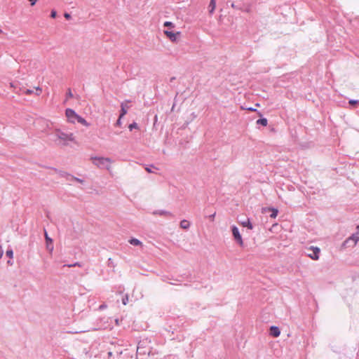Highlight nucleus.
Masks as SVG:
<instances>
[{
    "label": "nucleus",
    "mask_w": 359,
    "mask_h": 359,
    "mask_svg": "<svg viewBox=\"0 0 359 359\" xmlns=\"http://www.w3.org/2000/svg\"><path fill=\"white\" fill-rule=\"evenodd\" d=\"M68 95H69V97H72V93H71V91H70V90L69 91Z\"/></svg>",
    "instance_id": "34"
},
{
    "label": "nucleus",
    "mask_w": 359,
    "mask_h": 359,
    "mask_svg": "<svg viewBox=\"0 0 359 359\" xmlns=\"http://www.w3.org/2000/svg\"><path fill=\"white\" fill-rule=\"evenodd\" d=\"M257 124H261L264 126H266L267 124H268V121L266 118H260L259 120L257 121Z\"/></svg>",
    "instance_id": "14"
},
{
    "label": "nucleus",
    "mask_w": 359,
    "mask_h": 359,
    "mask_svg": "<svg viewBox=\"0 0 359 359\" xmlns=\"http://www.w3.org/2000/svg\"><path fill=\"white\" fill-rule=\"evenodd\" d=\"M35 89L38 91V93H37L38 95H40L41 93L42 92V89L39 86L36 87Z\"/></svg>",
    "instance_id": "24"
},
{
    "label": "nucleus",
    "mask_w": 359,
    "mask_h": 359,
    "mask_svg": "<svg viewBox=\"0 0 359 359\" xmlns=\"http://www.w3.org/2000/svg\"><path fill=\"white\" fill-rule=\"evenodd\" d=\"M57 16V12L55 10H53L50 13V17L52 18H55Z\"/></svg>",
    "instance_id": "21"
},
{
    "label": "nucleus",
    "mask_w": 359,
    "mask_h": 359,
    "mask_svg": "<svg viewBox=\"0 0 359 359\" xmlns=\"http://www.w3.org/2000/svg\"><path fill=\"white\" fill-rule=\"evenodd\" d=\"M128 128H129L130 130H132L133 129L138 128V126H137V124L134 122V123H133L129 125Z\"/></svg>",
    "instance_id": "15"
},
{
    "label": "nucleus",
    "mask_w": 359,
    "mask_h": 359,
    "mask_svg": "<svg viewBox=\"0 0 359 359\" xmlns=\"http://www.w3.org/2000/svg\"><path fill=\"white\" fill-rule=\"evenodd\" d=\"M121 118H120V117H119L118 119L117 120V121H116V125L117 126H121Z\"/></svg>",
    "instance_id": "30"
},
{
    "label": "nucleus",
    "mask_w": 359,
    "mask_h": 359,
    "mask_svg": "<svg viewBox=\"0 0 359 359\" xmlns=\"http://www.w3.org/2000/svg\"><path fill=\"white\" fill-rule=\"evenodd\" d=\"M241 225L243 226L248 227L249 229H252V225L248 219L246 221L241 222Z\"/></svg>",
    "instance_id": "12"
},
{
    "label": "nucleus",
    "mask_w": 359,
    "mask_h": 359,
    "mask_svg": "<svg viewBox=\"0 0 359 359\" xmlns=\"http://www.w3.org/2000/svg\"><path fill=\"white\" fill-rule=\"evenodd\" d=\"M309 251L307 252V255L312 259L313 260H318L319 259V254L320 252V250L318 247L311 246L307 249Z\"/></svg>",
    "instance_id": "4"
},
{
    "label": "nucleus",
    "mask_w": 359,
    "mask_h": 359,
    "mask_svg": "<svg viewBox=\"0 0 359 359\" xmlns=\"http://www.w3.org/2000/svg\"><path fill=\"white\" fill-rule=\"evenodd\" d=\"M232 233H233L234 240L238 243V244L240 246L243 247V240L242 236L238 231V229L235 226H233L232 227Z\"/></svg>",
    "instance_id": "5"
},
{
    "label": "nucleus",
    "mask_w": 359,
    "mask_h": 359,
    "mask_svg": "<svg viewBox=\"0 0 359 359\" xmlns=\"http://www.w3.org/2000/svg\"><path fill=\"white\" fill-rule=\"evenodd\" d=\"M55 135L57 137V139L60 140V142L67 144L69 142H74L75 141V137L73 133H67L65 132H62L60 129H55Z\"/></svg>",
    "instance_id": "2"
},
{
    "label": "nucleus",
    "mask_w": 359,
    "mask_h": 359,
    "mask_svg": "<svg viewBox=\"0 0 359 359\" xmlns=\"http://www.w3.org/2000/svg\"><path fill=\"white\" fill-rule=\"evenodd\" d=\"M47 248L50 250V251H52L53 249V244L50 243H47Z\"/></svg>",
    "instance_id": "23"
},
{
    "label": "nucleus",
    "mask_w": 359,
    "mask_h": 359,
    "mask_svg": "<svg viewBox=\"0 0 359 359\" xmlns=\"http://www.w3.org/2000/svg\"><path fill=\"white\" fill-rule=\"evenodd\" d=\"M128 103H129V101H125L121 103V113L120 114V118H122V117L127 114V110L129 108Z\"/></svg>",
    "instance_id": "7"
},
{
    "label": "nucleus",
    "mask_w": 359,
    "mask_h": 359,
    "mask_svg": "<svg viewBox=\"0 0 359 359\" xmlns=\"http://www.w3.org/2000/svg\"><path fill=\"white\" fill-rule=\"evenodd\" d=\"M6 254L10 258H13V252L12 250H8Z\"/></svg>",
    "instance_id": "18"
},
{
    "label": "nucleus",
    "mask_w": 359,
    "mask_h": 359,
    "mask_svg": "<svg viewBox=\"0 0 359 359\" xmlns=\"http://www.w3.org/2000/svg\"><path fill=\"white\" fill-rule=\"evenodd\" d=\"M45 237H46V243H50V244L53 243V241L51 238H50L47 234L46 232H45Z\"/></svg>",
    "instance_id": "20"
},
{
    "label": "nucleus",
    "mask_w": 359,
    "mask_h": 359,
    "mask_svg": "<svg viewBox=\"0 0 359 359\" xmlns=\"http://www.w3.org/2000/svg\"><path fill=\"white\" fill-rule=\"evenodd\" d=\"M270 334L274 337H278L280 334V331L278 327L272 326L270 328Z\"/></svg>",
    "instance_id": "8"
},
{
    "label": "nucleus",
    "mask_w": 359,
    "mask_h": 359,
    "mask_svg": "<svg viewBox=\"0 0 359 359\" xmlns=\"http://www.w3.org/2000/svg\"><path fill=\"white\" fill-rule=\"evenodd\" d=\"M128 302V295H126L123 299H122V303L123 305H126Z\"/></svg>",
    "instance_id": "19"
},
{
    "label": "nucleus",
    "mask_w": 359,
    "mask_h": 359,
    "mask_svg": "<svg viewBox=\"0 0 359 359\" xmlns=\"http://www.w3.org/2000/svg\"><path fill=\"white\" fill-rule=\"evenodd\" d=\"M7 263H8V264H10V265H12V264H13V263L11 262V261H8V262H7Z\"/></svg>",
    "instance_id": "35"
},
{
    "label": "nucleus",
    "mask_w": 359,
    "mask_h": 359,
    "mask_svg": "<svg viewBox=\"0 0 359 359\" xmlns=\"http://www.w3.org/2000/svg\"><path fill=\"white\" fill-rule=\"evenodd\" d=\"M164 34L172 42L177 41L179 36L180 35V32H177L174 33L171 31H168V30H165Z\"/></svg>",
    "instance_id": "6"
},
{
    "label": "nucleus",
    "mask_w": 359,
    "mask_h": 359,
    "mask_svg": "<svg viewBox=\"0 0 359 359\" xmlns=\"http://www.w3.org/2000/svg\"><path fill=\"white\" fill-rule=\"evenodd\" d=\"M24 93H25V95H31V94H32V93H33V90H29V89H27V90H25L24 91Z\"/></svg>",
    "instance_id": "22"
},
{
    "label": "nucleus",
    "mask_w": 359,
    "mask_h": 359,
    "mask_svg": "<svg viewBox=\"0 0 359 359\" xmlns=\"http://www.w3.org/2000/svg\"><path fill=\"white\" fill-rule=\"evenodd\" d=\"M359 240V225L357 226V232L354 234H353L347 241H353L354 243V245L357 243V242Z\"/></svg>",
    "instance_id": "9"
},
{
    "label": "nucleus",
    "mask_w": 359,
    "mask_h": 359,
    "mask_svg": "<svg viewBox=\"0 0 359 359\" xmlns=\"http://www.w3.org/2000/svg\"><path fill=\"white\" fill-rule=\"evenodd\" d=\"M145 170L148 172H152L151 170L149 169V168H146Z\"/></svg>",
    "instance_id": "32"
},
{
    "label": "nucleus",
    "mask_w": 359,
    "mask_h": 359,
    "mask_svg": "<svg viewBox=\"0 0 359 359\" xmlns=\"http://www.w3.org/2000/svg\"><path fill=\"white\" fill-rule=\"evenodd\" d=\"M3 254H4V253H3V250H0V259L2 257Z\"/></svg>",
    "instance_id": "33"
},
{
    "label": "nucleus",
    "mask_w": 359,
    "mask_h": 359,
    "mask_svg": "<svg viewBox=\"0 0 359 359\" xmlns=\"http://www.w3.org/2000/svg\"><path fill=\"white\" fill-rule=\"evenodd\" d=\"M241 109H247V110L250 111H256V109H255L252 108V107H249V108H246V109H245V108H243V107H241Z\"/></svg>",
    "instance_id": "25"
},
{
    "label": "nucleus",
    "mask_w": 359,
    "mask_h": 359,
    "mask_svg": "<svg viewBox=\"0 0 359 359\" xmlns=\"http://www.w3.org/2000/svg\"><path fill=\"white\" fill-rule=\"evenodd\" d=\"M215 215H216V213L215 212V213H213L212 215H211L210 216V219L212 221H213V220H214L215 217Z\"/></svg>",
    "instance_id": "29"
},
{
    "label": "nucleus",
    "mask_w": 359,
    "mask_h": 359,
    "mask_svg": "<svg viewBox=\"0 0 359 359\" xmlns=\"http://www.w3.org/2000/svg\"><path fill=\"white\" fill-rule=\"evenodd\" d=\"M357 103H358V101H357V100H350V101H349V104H352V105L356 104Z\"/></svg>",
    "instance_id": "28"
},
{
    "label": "nucleus",
    "mask_w": 359,
    "mask_h": 359,
    "mask_svg": "<svg viewBox=\"0 0 359 359\" xmlns=\"http://www.w3.org/2000/svg\"><path fill=\"white\" fill-rule=\"evenodd\" d=\"M164 26L168 27H172V28L175 27V25L172 22H168V21L164 22Z\"/></svg>",
    "instance_id": "17"
},
{
    "label": "nucleus",
    "mask_w": 359,
    "mask_h": 359,
    "mask_svg": "<svg viewBox=\"0 0 359 359\" xmlns=\"http://www.w3.org/2000/svg\"><path fill=\"white\" fill-rule=\"evenodd\" d=\"M38 0H29L30 2L31 6H34Z\"/></svg>",
    "instance_id": "26"
},
{
    "label": "nucleus",
    "mask_w": 359,
    "mask_h": 359,
    "mask_svg": "<svg viewBox=\"0 0 359 359\" xmlns=\"http://www.w3.org/2000/svg\"><path fill=\"white\" fill-rule=\"evenodd\" d=\"M190 226V223L189 221L186 220V219H183L180 222V227L184 229H189Z\"/></svg>",
    "instance_id": "10"
},
{
    "label": "nucleus",
    "mask_w": 359,
    "mask_h": 359,
    "mask_svg": "<svg viewBox=\"0 0 359 359\" xmlns=\"http://www.w3.org/2000/svg\"><path fill=\"white\" fill-rule=\"evenodd\" d=\"M80 266L79 263H75L74 264H71V265H68L69 267H72V266Z\"/></svg>",
    "instance_id": "31"
},
{
    "label": "nucleus",
    "mask_w": 359,
    "mask_h": 359,
    "mask_svg": "<svg viewBox=\"0 0 359 359\" xmlns=\"http://www.w3.org/2000/svg\"><path fill=\"white\" fill-rule=\"evenodd\" d=\"M1 32H2V31H1V29H0V33H1Z\"/></svg>",
    "instance_id": "37"
},
{
    "label": "nucleus",
    "mask_w": 359,
    "mask_h": 359,
    "mask_svg": "<svg viewBox=\"0 0 359 359\" xmlns=\"http://www.w3.org/2000/svg\"><path fill=\"white\" fill-rule=\"evenodd\" d=\"M64 16H65V18L66 19H67V20H69V19H70V18H71V15H70V14H69V13H65L64 14Z\"/></svg>",
    "instance_id": "27"
},
{
    "label": "nucleus",
    "mask_w": 359,
    "mask_h": 359,
    "mask_svg": "<svg viewBox=\"0 0 359 359\" xmlns=\"http://www.w3.org/2000/svg\"><path fill=\"white\" fill-rule=\"evenodd\" d=\"M272 210V214L271 215V217L272 218H276L277 217V215H278V210L276 209H271Z\"/></svg>",
    "instance_id": "16"
},
{
    "label": "nucleus",
    "mask_w": 359,
    "mask_h": 359,
    "mask_svg": "<svg viewBox=\"0 0 359 359\" xmlns=\"http://www.w3.org/2000/svg\"><path fill=\"white\" fill-rule=\"evenodd\" d=\"M255 105H256L257 107H259V103H257Z\"/></svg>",
    "instance_id": "36"
},
{
    "label": "nucleus",
    "mask_w": 359,
    "mask_h": 359,
    "mask_svg": "<svg viewBox=\"0 0 359 359\" xmlns=\"http://www.w3.org/2000/svg\"><path fill=\"white\" fill-rule=\"evenodd\" d=\"M209 7L210 8V13H212L215 9L216 7V2L215 0H211Z\"/></svg>",
    "instance_id": "13"
},
{
    "label": "nucleus",
    "mask_w": 359,
    "mask_h": 359,
    "mask_svg": "<svg viewBox=\"0 0 359 359\" xmlns=\"http://www.w3.org/2000/svg\"><path fill=\"white\" fill-rule=\"evenodd\" d=\"M93 163L99 168H106L107 170L110 168L111 160L104 157H92L90 158Z\"/></svg>",
    "instance_id": "3"
},
{
    "label": "nucleus",
    "mask_w": 359,
    "mask_h": 359,
    "mask_svg": "<svg viewBox=\"0 0 359 359\" xmlns=\"http://www.w3.org/2000/svg\"><path fill=\"white\" fill-rule=\"evenodd\" d=\"M65 116L69 123H75L76 121L81 125L88 127L90 124L86 121L85 118L79 116L76 111L72 109H67L65 110Z\"/></svg>",
    "instance_id": "1"
},
{
    "label": "nucleus",
    "mask_w": 359,
    "mask_h": 359,
    "mask_svg": "<svg viewBox=\"0 0 359 359\" xmlns=\"http://www.w3.org/2000/svg\"><path fill=\"white\" fill-rule=\"evenodd\" d=\"M129 243L133 245H142V243L137 238L130 239Z\"/></svg>",
    "instance_id": "11"
}]
</instances>
